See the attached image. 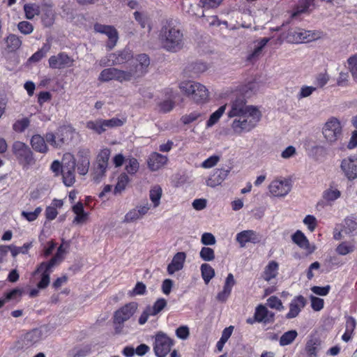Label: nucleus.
I'll return each instance as SVG.
<instances>
[{
    "instance_id": "nucleus-1",
    "label": "nucleus",
    "mask_w": 357,
    "mask_h": 357,
    "mask_svg": "<svg viewBox=\"0 0 357 357\" xmlns=\"http://www.w3.org/2000/svg\"><path fill=\"white\" fill-rule=\"evenodd\" d=\"M231 108L228 113L229 118L236 117L231 123L234 132L240 134L243 132H249L254 128L260 121L261 113L257 107L245 105L244 96L238 91L232 95Z\"/></svg>"
},
{
    "instance_id": "nucleus-2",
    "label": "nucleus",
    "mask_w": 357,
    "mask_h": 357,
    "mask_svg": "<svg viewBox=\"0 0 357 357\" xmlns=\"http://www.w3.org/2000/svg\"><path fill=\"white\" fill-rule=\"evenodd\" d=\"M159 40L161 46L168 52H176L183 46V34L172 20L162 26Z\"/></svg>"
},
{
    "instance_id": "nucleus-3",
    "label": "nucleus",
    "mask_w": 357,
    "mask_h": 357,
    "mask_svg": "<svg viewBox=\"0 0 357 357\" xmlns=\"http://www.w3.org/2000/svg\"><path fill=\"white\" fill-rule=\"evenodd\" d=\"M180 90L197 103H204L208 100L209 93L206 87L191 80L183 81L178 86Z\"/></svg>"
},
{
    "instance_id": "nucleus-4",
    "label": "nucleus",
    "mask_w": 357,
    "mask_h": 357,
    "mask_svg": "<svg viewBox=\"0 0 357 357\" xmlns=\"http://www.w3.org/2000/svg\"><path fill=\"white\" fill-rule=\"evenodd\" d=\"M111 151L108 148L102 149L97 155L91 167L93 180L99 183L105 176L109 165Z\"/></svg>"
},
{
    "instance_id": "nucleus-5",
    "label": "nucleus",
    "mask_w": 357,
    "mask_h": 357,
    "mask_svg": "<svg viewBox=\"0 0 357 357\" xmlns=\"http://www.w3.org/2000/svg\"><path fill=\"white\" fill-rule=\"evenodd\" d=\"M322 134L330 144H335L342 137V126L340 120L335 117L329 118L324 124Z\"/></svg>"
},
{
    "instance_id": "nucleus-6",
    "label": "nucleus",
    "mask_w": 357,
    "mask_h": 357,
    "mask_svg": "<svg viewBox=\"0 0 357 357\" xmlns=\"http://www.w3.org/2000/svg\"><path fill=\"white\" fill-rule=\"evenodd\" d=\"M138 304L136 302H130L119 310L114 314V324L116 325L115 331L119 333L123 327V323L130 319L136 312Z\"/></svg>"
},
{
    "instance_id": "nucleus-7",
    "label": "nucleus",
    "mask_w": 357,
    "mask_h": 357,
    "mask_svg": "<svg viewBox=\"0 0 357 357\" xmlns=\"http://www.w3.org/2000/svg\"><path fill=\"white\" fill-rule=\"evenodd\" d=\"M319 38L318 33L301 28H292L287 31L285 39L289 43H308Z\"/></svg>"
},
{
    "instance_id": "nucleus-8",
    "label": "nucleus",
    "mask_w": 357,
    "mask_h": 357,
    "mask_svg": "<svg viewBox=\"0 0 357 357\" xmlns=\"http://www.w3.org/2000/svg\"><path fill=\"white\" fill-rule=\"evenodd\" d=\"M13 152L20 164L28 167L35 163L33 154L31 149L24 143L15 142L13 144Z\"/></svg>"
},
{
    "instance_id": "nucleus-9",
    "label": "nucleus",
    "mask_w": 357,
    "mask_h": 357,
    "mask_svg": "<svg viewBox=\"0 0 357 357\" xmlns=\"http://www.w3.org/2000/svg\"><path fill=\"white\" fill-rule=\"evenodd\" d=\"M63 165L62 167V178L66 186H72L75 182V168L76 161L74 156L70 153L64 155Z\"/></svg>"
},
{
    "instance_id": "nucleus-10",
    "label": "nucleus",
    "mask_w": 357,
    "mask_h": 357,
    "mask_svg": "<svg viewBox=\"0 0 357 357\" xmlns=\"http://www.w3.org/2000/svg\"><path fill=\"white\" fill-rule=\"evenodd\" d=\"M173 344V340L160 331L155 336L153 351L157 357H165L171 351Z\"/></svg>"
},
{
    "instance_id": "nucleus-11",
    "label": "nucleus",
    "mask_w": 357,
    "mask_h": 357,
    "mask_svg": "<svg viewBox=\"0 0 357 357\" xmlns=\"http://www.w3.org/2000/svg\"><path fill=\"white\" fill-rule=\"evenodd\" d=\"M50 334V329L47 326H43L40 328H34L24 335V344L26 347L33 346L48 337Z\"/></svg>"
},
{
    "instance_id": "nucleus-12",
    "label": "nucleus",
    "mask_w": 357,
    "mask_h": 357,
    "mask_svg": "<svg viewBox=\"0 0 357 357\" xmlns=\"http://www.w3.org/2000/svg\"><path fill=\"white\" fill-rule=\"evenodd\" d=\"M75 59L67 53L61 52L56 55L51 56L48 59L50 68L62 70L73 67Z\"/></svg>"
},
{
    "instance_id": "nucleus-13",
    "label": "nucleus",
    "mask_w": 357,
    "mask_h": 357,
    "mask_svg": "<svg viewBox=\"0 0 357 357\" xmlns=\"http://www.w3.org/2000/svg\"><path fill=\"white\" fill-rule=\"evenodd\" d=\"M150 59L146 54H141L136 56L133 61L132 68L130 70L132 77L137 78L144 76L148 72Z\"/></svg>"
},
{
    "instance_id": "nucleus-14",
    "label": "nucleus",
    "mask_w": 357,
    "mask_h": 357,
    "mask_svg": "<svg viewBox=\"0 0 357 357\" xmlns=\"http://www.w3.org/2000/svg\"><path fill=\"white\" fill-rule=\"evenodd\" d=\"M70 130L67 128H63L54 134L53 132H47L45 134L46 142L54 148H61L68 141Z\"/></svg>"
},
{
    "instance_id": "nucleus-15",
    "label": "nucleus",
    "mask_w": 357,
    "mask_h": 357,
    "mask_svg": "<svg viewBox=\"0 0 357 357\" xmlns=\"http://www.w3.org/2000/svg\"><path fill=\"white\" fill-rule=\"evenodd\" d=\"M132 53L129 50H123L117 53L109 54L105 58L100 60V66L119 65L126 63L132 58Z\"/></svg>"
},
{
    "instance_id": "nucleus-16",
    "label": "nucleus",
    "mask_w": 357,
    "mask_h": 357,
    "mask_svg": "<svg viewBox=\"0 0 357 357\" xmlns=\"http://www.w3.org/2000/svg\"><path fill=\"white\" fill-rule=\"evenodd\" d=\"M94 30L96 32L105 34L108 37V43L106 45L108 50H111L115 47L119 40V34L117 30L114 26L96 24L94 25Z\"/></svg>"
},
{
    "instance_id": "nucleus-17",
    "label": "nucleus",
    "mask_w": 357,
    "mask_h": 357,
    "mask_svg": "<svg viewBox=\"0 0 357 357\" xmlns=\"http://www.w3.org/2000/svg\"><path fill=\"white\" fill-rule=\"evenodd\" d=\"M340 168L345 177L349 181L357 178V157L355 155L344 158Z\"/></svg>"
},
{
    "instance_id": "nucleus-18",
    "label": "nucleus",
    "mask_w": 357,
    "mask_h": 357,
    "mask_svg": "<svg viewBox=\"0 0 357 357\" xmlns=\"http://www.w3.org/2000/svg\"><path fill=\"white\" fill-rule=\"evenodd\" d=\"M77 162L75 164L80 175H86L90 167L91 151L88 149H79L77 153Z\"/></svg>"
},
{
    "instance_id": "nucleus-19",
    "label": "nucleus",
    "mask_w": 357,
    "mask_h": 357,
    "mask_svg": "<svg viewBox=\"0 0 357 357\" xmlns=\"http://www.w3.org/2000/svg\"><path fill=\"white\" fill-rule=\"evenodd\" d=\"M270 192L276 197H284L291 190V184L287 180H274L269 185Z\"/></svg>"
},
{
    "instance_id": "nucleus-20",
    "label": "nucleus",
    "mask_w": 357,
    "mask_h": 357,
    "mask_svg": "<svg viewBox=\"0 0 357 357\" xmlns=\"http://www.w3.org/2000/svg\"><path fill=\"white\" fill-rule=\"evenodd\" d=\"M41 20L43 24L46 27L51 26L55 20V12L53 6L50 3L43 2L40 5Z\"/></svg>"
},
{
    "instance_id": "nucleus-21",
    "label": "nucleus",
    "mask_w": 357,
    "mask_h": 357,
    "mask_svg": "<svg viewBox=\"0 0 357 357\" xmlns=\"http://www.w3.org/2000/svg\"><path fill=\"white\" fill-rule=\"evenodd\" d=\"M306 305V299L301 295L296 296L289 304V311L286 314L287 319L296 317Z\"/></svg>"
},
{
    "instance_id": "nucleus-22",
    "label": "nucleus",
    "mask_w": 357,
    "mask_h": 357,
    "mask_svg": "<svg viewBox=\"0 0 357 357\" xmlns=\"http://www.w3.org/2000/svg\"><path fill=\"white\" fill-rule=\"evenodd\" d=\"M186 255L183 252H177L174 257L171 263L167 266V272L169 275L181 271L184 266Z\"/></svg>"
},
{
    "instance_id": "nucleus-23",
    "label": "nucleus",
    "mask_w": 357,
    "mask_h": 357,
    "mask_svg": "<svg viewBox=\"0 0 357 357\" xmlns=\"http://www.w3.org/2000/svg\"><path fill=\"white\" fill-rule=\"evenodd\" d=\"M236 241L240 243L241 247H244L248 242L259 243L261 241V236L253 230H245L237 234Z\"/></svg>"
},
{
    "instance_id": "nucleus-24",
    "label": "nucleus",
    "mask_w": 357,
    "mask_h": 357,
    "mask_svg": "<svg viewBox=\"0 0 357 357\" xmlns=\"http://www.w3.org/2000/svg\"><path fill=\"white\" fill-rule=\"evenodd\" d=\"M275 314L269 311L266 307L259 305L255 312V319L257 322L271 323L274 321Z\"/></svg>"
},
{
    "instance_id": "nucleus-25",
    "label": "nucleus",
    "mask_w": 357,
    "mask_h": 357,
    "mask_svg": "<svg viewBox=\"0 0 357 357\" xmlns=\"http://www.w3.org/2000/svg\"><path fill=\"white\" fill-rule=\"evenodd\" d=\"M167 160V156L157 152H153L149 155L148 159L149 168L153 172L157 171L165 165Z\"/></svg>"
},
{
    "instance_id": "nucleus-26",
    "label": "nucleus",
    "mask_w": 357,
    "mask_h": 357,
    "mask_svg": "<svg viewBox=\"0 0 357 357\" xmlns=\"http://www.w3.org/2000/svg\"><path fill=\"white\" fill-rule=\"evenodd\" d=\"M61 261V259L58 257V256L54 255L49 261H43L40 263L32 273L33 277L35 278L39 272L43 270H45L51 274L52 268L57 266Z\"/></svg>"
},
{
    "instance_id": "nucleus-27",
    "label": "nucleus",
    "mask_w": 357,
    "mask_h": 357,
    "mask_svg": "<svg viewBox=\"0 0 357 357\" xmlns=\"http://www.w3.org/2000/svg\"><path fill=\"white\" fill-rule=\"evenodd\" d=\"M31 145L37 152L46 153L48 147L46 144V139L40 135H34L31 139Z\"/></svg>"
},
{
    "instance_id": "nucleus-28",
    "label": "nucleus",
    "mask_w": 357,
    "mask_h": 357,
    "mask_svg": "<svg viewBox=\"0 0 357 357\" xmlns=\"http://www.w3.org/2000/svg\"><path fill=\"white\" fill-rule=\"evenodd\" d=\"M320 349L321 341L317 338H312L309 340L305 347L306 354L309 357H317Z\"/></svg>"
},
{
    "instance_id": "nucleus-29",
    "label": "nucleus",
    "mask_w": 357,
    "mask_h": 357,
    "mask_svg": "<svg viewBox=\"0 0 357 357\" xmlns=\"http://www.w3.org/2000/svg\"><path fill=\"white\" fill-rule=\"evenodd\" d=\"M278 263L275 261H270L264 268L263 278L268 282L275 278L278 273Z\"/></svg>"
},
{
    "instance_id": "nucleus-30",
    "label": "nucleus",
    "mask_w": 357,
    "mask_h": 357,
    "mask_svg": "<svg viewBox=\"0 0 357 357\" xmlns=\"http://www.w3.org/2000/svg\"><path fill=\"white\" fill-rule=\"evenodd\" d=\"M162 195V188L155 185L153 186L149 191V198L154 208H157L160 204V199Z\"/></svg>"
},
{
    "instance_id": "nucleus-31",
    "label": "nucleus",
    "mask_w": 357,
    "mask_h": 357,
    "mask_svg": "<svg viewBox=\"0 0 357 357\" xmlns=\"http://www.w3.org/2000/svg\"><path fill=\"white\" fill-rule=\"evenodd\" d=\"M292 241L294 243L298 245L300 248L309 250L310 243L305 234L300 230H297L291 236Z\"/></svg>"
},
{
    "instance_id": "nucleus-32",
    "label": "nucleus",
    "mask_w": 357,
    "mask_h": 357,
    "mask_svg": "<svg viewBox=\"0 0 357 357\" xmlns=\"http://www.w3.org/2000/svg\"><path fill=\"white\" fill-rule=\"evenodd\" d=\"M311 6H314V0H300L295 8V10L291 14V17H295L301 13L307 11Z\"/></svg>"
},
{
    "instance_id": "nucleus-33",
    "label": "nucleus",
    "mask_w": 357,
    "mask_h": 357,
    "mask_svg": "<svg viewBox=\"0 0 357 357\" xmlns=\"http://www.w3.org/2000/svg\"><path fill=\"white\" fill-rule=\"evenodd\" d=\"M223 182V172L222 169H216L206 181L208 186L215 188Z\"/></svg>"
},
{
    "instance_id": "nucleus-34",
    "label": "nucleus",
    "mask_w": 357,
    "mask_h": 357,
    "mask_svg": "<svg viewBox=\"0 0 357 357\" xmlns=\"http://www.w3.org/2000/svg\"><path fill=\"white\" fill-rule=\"evenodd\" d=\"M25 17L27 20H32L35 16L40 15V6L36 3H26L24 6Z\"/></svg>"
},
{
    "instance_id": "nucleus-35",
    "label": "nucleus",
    "mask_w": 357,
    "mask_h": 357,
    "mask_svg": "<svg viewBox=\"0 0 357 357\" xmlns=\"http://www.w3.org/2000/svg\"><path fill=\"white\" fill-rule=\"evenodd\" d=\"M38 275H40V280L37 283L36 286H37L38 289H44L46 287H47L48 285L50 284V273H49L48 272L45 271V270L40 271L39 272V273L35 278H33L32 276V278L31 279V281L34 282V280H36V277Z\"/></svg>"
},
{
    "instance_id": "nucleus-36",
    "label": "nucleus",
    "mask_w": 357,
    "mask_h": 357,
    "mask_svg": "<svg viewBox=\"0 0 357 357\" xmlns=\"http://www.w3.org/2000/svg\"><path fill=\"white\" fill-rule=\"evenodd\" d=\"M339 226L342 228L344 234L352 235L357 229V222L351 218H347L342 225Z\"/></svg>"
},
{
    "instance_id": "nucleus-37",
    "label": "nucleus",
    "mask_w": 357,
    "mask_h": 357,
    "mask_svg": "<svg viewBox=\"0 0 357 357\" xmlns=\"http://www.w3.org/2000/svg\"><path fill=\"white\" fill-rule=\"evenodd\" d=\"M6 46L11 51L18 50L22 45V40L19 36L15 34H9L6 39Z\"/></svg>"
},
{
    "instance_id": "nucleus-38",
    "label": "nucleus",
    "mask_w": 357,
    "mask_h": 357,
    "mask_svg": "<svg viewBox=\"0 0 357 357\" xmlns=\"http://www.w3.org/2000/svg\"><path fill=\"white\" fill-rule=\"evenodd\" d=\"M86 127L98 135L105 132L102 119H98L95 121H89L86 122Z\"/></svg>"
},
{
    "instance_id": "nucleus-39",
    "label": "nucleus",
    "mask_w": 357,
    "mask_h": 357,
    "mask_svg": "<svg viewBox=\"0 0 357 357\" xmlns=\"http://www.w3.org/2000/svg\"><path fill=\"white\" fill-rule=\"evenodd\" d=\"M126 122V119H119L116 117L112 118L110 119H102L105 130L107 129L114 128L122 126Z\"/></svg>"
},
{
    "instance_id": "nucleus-40",
    "label": "nucleus",
    "mask_w": 357,
    "mask_h": 357,
    "mask_svg": "<svg viewBox=\"0 0 357 357\" xmlns=\"http://www.w3.org/2000/svg\"><path fill=\"white\" fill-rule=\"evenodd\" d=\"M130 182V178L128 176L123 173L121 174L119 178L117 183L114 188V195L120 194L126 188L128 183Z\"/></svg>"
},
{
    "instance_id": "nucleus-41",
    "label": "nucleus",
    "mask_w": 357,
    "mask_h": 357,
    "mask_svg": "<svg viewBox=\"0 0 357 357\" xmlns=\"http://www.w3.org/2000/svg\"><path fill=\"white\" fill-rule=\"evenodd\" d=\"M201 273L206 284H208L215 275L214 269L208 264H203L201 266Z\"/></svg>"
},
{
    "instance_id": "nucleus-42",
    "label": "nucleus",
    "mask_w": 357,
    "mask_h": 357,
    "mask_svg": "<svg viewBox=\"0 0 357 357\" xmlns=\"http://www.w3.org/2000/svg\"><path fill=\"white\" fill-rule=\"evenodd\" d=\"M207 69V66L204 63L202 62H195L192 64H190L187 70L192 74H190V76L197 75H199L204 71H206Z\"/></svg>"
},
{
    "instance_id": "nucleus-43",
    "label": "nucleus",
    "mask_w": 357,
    "mask_h": 357,
    "mask_svg": "<svg viewBox=\"0 0 357 357\" xmlns=\"http://www.w3.org/2000/svg\"><path fill=\"white\" fill-rule=\"evenodd\" d=\"M355 246L354 244L348 242H342L335 248L336 252L340 255H346L354 251Z\"/></svg>"
},
{
    "instance_id": "nucleus-44",
    "label": "nucleus",
    "mask_w": 357,
    "mask_h": 357,
    "mask_svg": "<svg viewBox=\"0 0 357 357\" xmlns=\"http://www.w3.org/2000/svg\"><path fill=\"white\" fill-rule=\"evenodd\" d=\"M270 38H263L259 43V45L255 48L254 51L248 56V60L252 61L253 59L259 57L261 54L263 48L268 43Z\"/></svg>"
},
{
    "instance_id": "nucleus-45",
    "label": "nucleus",
    "mask_w": 357,
    "mask_h": 357,
    "mask_svg": "<svg viewBox=\"0 0 357 357\" xmlns=\"http://www.w3.org/2000/svg\"><path fill=\"white\" fill-rule=\"evenodd\" d=\"M114 80L119 82L130 81L132 79L130 71L121 70L114 68Z\"/></svg>"
},
{
    "instance_id": "nucleus-46",
    "label": "nucleus",
    "mask_w": 357,
    "mask_h": 357,
    "mask_svg": "<svg viewBox=\"0 0 357 357\" xmlns=\"http://www.w3.org/2000/svg\"><path fill=\"white\" fill-rule=\"evenodd\" d=\"M298 333L296 331H289L284 333L280 339V344L285 346L291 344L297 337Z\"/></svg>"
},
{
    "instance_id": "nucleus-47",
    "label": "nucleus",
    "mask_w": 357,
    "mask_h": 357,
    "mask_svg": "<svg viewBox=\"0 0 357 357\" xmlns=\"http://www.w3.org/2000/svg\"><path fill=\"white\" fill-rule=\"evenodd\" d=\"M135 20L139 24L142 29H144L146 26H149V31L151 30V26L149 25V17L144 13L135 11L133 13Z\"/></svg>"
},
{
    "instance_id": "nucleus-48",
    "label": "nucleus",
    "mask_w": 357,
    "mask_h": 357,
    "mask_svg": "<svg viewBox=\"0 0 357 357\" xmlns=\"http://www.w3.org/2000/svg\"><path fill=\"white\" fill-rule=\"evenodd\" d=\"M341 196V192L337 189H334L332 187L329 188L324 191L323 197L328 202H333Z\"/></svg>"
},
{
    "instance_id": "nucleus-49",
    "label": "nucleus",
    "mask_w": 357,
    "mask_h": 357,
    "mask_svg": "<svg viewBox=\"0 0 357 357\" xmlns=\"http://www.w3.org/2000/svg\"><path fill=\"white\" fill-rule=\"evenodd\" d=\"M167 301L165 298H158L153 306H150L152 315L155 316L159 314L167 306Z\"/></svg>"
},
{
    "instance_id": "nucleus-50",
    "label": "nucleus",
    "mask_w": 357,
    "mask_h": 357,
    "mask_svg": "<svg viewBox=\"0 0 357 357\" xmlns=\"http://www.w3.org/2000/svg\"><path fill=\"white\" fill-rule=\"evenodd\" d=\"M126 164V170L130 174H135L139 169V162L135 158L127 159Z\"/></svg>"
},
{
    "instance_id": "nucleus-51",
    "label": "nucleus",
    "mask_w": 357,
    "mask_h": 357,
    "mask_svg": "<svg viewBox=\"0 0 357 357\" xmlns=\"http://www.w3.org/2000/svg\"><path fill=\"white\" fill-rule=\"evenodd\" d=\"M223 115V105L220 106L218 110L213 112L211 116L209 119L206 122V127H212L214 126L220 119V117Z\"/></svg>"
},
{
    "instance_id": "nucleus-52",
    "label": "nucleus",
    "mask_w": 357,
    "mask_h": 357,
    "mask_svg": "<svg viewBox=\"0 0 357 357\" xmlns=\"http://www.w3.org/2000/svg\"><path fill=\"white\" fill-rule=\"evenodd\" d=\"M267 305L272 309L281 311L284 309V305L280 299L275 296H272L267 299Z\"/></svg>"
},
{
    "instance_id": "nucleus-53",
    "label": "nucleus",
    "mask_w": 357,
    "mask_h": 357,
    "mask_svg": "<svg viewBox=\"0 0 357 357\" xmlns=\"http://www.w3.org/2000/svg\"><path fill=\"white\" fill-rule=\"evenodd\" d=\"M114 68H105L101 71L99 75L98 79L101 82H109L114 80Z\"/></svg>"
},
{
    "instance_id": "nucleus-54",
    "label": "nucleus",
    "mask_w": 357,
    "mask_h": 357,
    "mask_svg": "<svg viewBox=\"0 0 357 357\" xmlns=\"http://www.w3.org/2000/svg\"><path fill=\"white\" fill-rule=\"evenodd\" d=\"M200 257L206 261H211L215 258L214 250L208 247H203L199 252Z\"/></svg>"
},
{
    "instance_id": "nucleus-55",
    "label": "nucleus",
    "mask_w": 357,
    "mask_h": 357,
    "mask_svg": "<svg viewBox=\"0 0 357 357\" xmlns=\"http://www.w3.org/2000/svg\"><path fill=\"white\" fill-rule=\"evenodd\" d=\"M30 121L28 118H23L17 121L13 126V130L18 132H22L29 126Z\"/></svg>"
},
{
    "instance_id": "nucleus-56",
    "label": "nucleus",
    "mask_w": 357,
    "mask_h": 357,
    "mask_svg": "<svg viewBox=\"0 0 357 357\" xmlns=\"http://www.w3.org/2000/svg\"><path fill=\"white\" fill-rule=\"evenodd\" d=\"M17 29L24 35L31 34L33 31V26L27 21L20 22L17 24Z\"/></svg>"
},
{
    "instance_id": "nucleus-57",
    "label": "nucleus",
    "mask_w": 357,
    "mask_h": 357,
    "mask_svg": "<svg viewBox=\"0 0 357 357\" xmlns=\"http://www.w3.org/2000/svg\"><path fill=\"white\" fill-rule=\"evenodd\" d=\"M31 246V243H24L22 247L11 246V255L15 257L20 253L27 254Z\"/></svg>"
},
{
    "instance_id": "nucleus-58",
    "label": "nucleus",
    "mask_w": 357,
    "mask_h": 357,
    "mask_svg": "<svg viewBox=\"0 0 357 357\" xmlns=\"http://www.w3.org/2000/svg\"><path fill=\"white\" fill-rule=\"evenodd\" d=\"M201 116V113L197 111H194L190 114H185L181 116V121L185 124H190Z\"/></svg>"
},
{
    "instance_id": "nucleus-59",
    "label": "nucleus",
    "mask_w": 357,
    "mask_h": 357,
    "mask_svg": "<svg viewBox=\"0 0 357 357\" xmlns=\"http://www.w3.org/2000/svg\"><path fill=\"white\" fill-rule=\"evenodd\" d=\"M41 211L42 208L38 206L34 210V211L32 212L22 211V216H23L29 222H32L37 219Z\"/></svg>"
},
{
    "instance_id": "nucleus-60",
    "label": "nucleus",
    "mask_w": 357,
    "mask_h": 357,
    "mask_svg": "<svg viewBox=\"0 0 357 357\" xmlns=\"http://www.w3.org/2000/svg\"><path fill=\"white\" fill-rule=\"evenodd\" d=\"M236 284V281L231 273H229L225 282V298L229 296L232 287Z\"/></svg>"
},
{
    "instance_id": "nucleus-61",
    "label": "nucleus",
    "mask_w": 357,
    "mask_h": 357,
    "mask_svg": "<svg viewBox=\"0 0 357 357\" xmlns=\"http://www.w3.org/2000/svg\"><path fill=\"white\" fill-rule=\"evenodd\" d=\"M348 65L354 79L357 81V56H351L348 59Z\"/></svg>"
},
{
    "instance_id": "nucleus-62",
    "label": "nucleus",
    "mask_w": 357,
    "mask_h": 357,
    "mask_svg": "<svg viewBox=\"0 0 357 357\" xmlns=\"http://www.w3.org/2000/svg\"><path fill=\"white\" fill-rule=\"evenodd\" d=\"M303 223L307 226L310 231H313L317 225L316 218L312 215H306L303 219Z\"/></svg>"
},
{
    "instance_id": "nucleus-63",
    "label": "nucleus",
    "mask_w": 357,
    "mask_h": 357,
    "mask_svg": "<svg viewBox=\"0 0 357 357\" xmlns=\"http://www.w3.org/2000/svg\"><path fill=\"white\" fill-rule=\"evenodd\" d=\"M160 111L163 113H167L172 110L174 107V102L171 100H165L159 103Z\"/></svg>"
},
{
    "instance_id": "nucleus-64",
    "label": "nucleus",
    "mask_w": 357,
    "mask_h": 357,
    "mask_svg": "<svg viewBox=\"0 0 357 357\" xmlns=\"http://www.w3.org/2000/svg\"><path fill=\"white\" fill-rule=\"evenodd\" d=\"M141 218V216L138 213V211L136 208H133L130 211H129L124 217V222H132L137 220H139Z\"/></svg>"
}]
</instances>
